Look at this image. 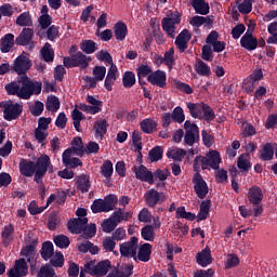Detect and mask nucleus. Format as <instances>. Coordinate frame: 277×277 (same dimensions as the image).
Returning <instances> with one entry per match:
<instances>
[{
    "label": "nucleus",
    "mask_w": 277,
    "mask_h": 277,
    "mask_svg": "<svg viewBox=\"0 0 277 277\" xmlns=\"http://www.w3.org/2000/svg\"><path fill=\"white\" fill-rule=\"evenodd\" d=\"M31 66H34V63L25 54H21L14 60L11 70L16 72L18 77L16 81H12L4 87L9 96H17L24 101H29L34 94L38 96L42 92V83L38 81L34 82L27 76Z\"/></svg>",
    "instance_id": "1"
},
{
    "label": "nucleus",
    "mask_w": 277,
    "mask_h": 277,
    "mask_svg": "<svg viewBox=\"0 0 277 277\" xmlns=\"http://www.w3.org/2000/svg\"><path fill=\"white\" fill-rule=\"evenodd\" d=\"M47 172H53V164L51 163V158L49 156L42 155L35 162V183L38 185L42 184Z\"/></svg>",
    "instance_id": "2"
},
{
    "label": "nucleus",
    "mask_w": 277,
    "mask_h": 277,
    "mask_svg": "<svg viewBox=\"0 0 277 277\" xmlns=\"http://www.w3.org/2000/svg\"><path fill=\"white\" fill-rule=\"evenodd\" d=\"M183 14L179 11L171 12L167 17L162 18L161 27L166 31L168 38H176V25H181Z\"/></svg>",
    "instance_id": "3"
},
{
    "label": "nucleus",
    "mask_w": 277,
    "mask_h": 277,
    "mask_svg": "<svg viewBox=\"0 0 277 277\" xmlns=\"http://www.w3.org/2000/svg\"><path fill=\"white\" fill-rule=\"evenodd\" d=\"M0 107L3 109V118L8 122L12 120H18L21 114H23V105L15 103L12 100L1 102Z\"/></svg>",
    "instance_id": "4"
},
{
    "label": "nucleus",
    "mask_w": 277,
    "mask_h": 277,
    "mask_svg": "<svg viewBox=\"0 0 277 277\" xmlns=\"http://www.w3.org/2000/svg\"><path fill=\"white\" fill-rule=\"evenodd\" d=\"M116 195H108L105 199H95L91 206L93 213H109L116 207Z\"/></svg>",
    "instance_id": "5"
},
{
    "label": "nucleus",
    "mask_w": 277,
    "mask_h": 277,
    "mask_svg": "<svg viewBox=\"0 0 277 277\" xmlns=\"http://www.w3.org/2000/svg\"><path fill=\"white\" fill-rule=\"evenodd\" d=\"M184 144H186V146H194V144L200 142V130L196 123L186 120L184 122Z\"/></svg>",
    "instance_id": "6"
},
{
    "label": "nucleus",
    "mask_w": 277,
    "mask_h": 277,
    "mask_svg": "<svg viewBox=\"0 0 277 277\" xmlns=\"http://www.w3.org/2000/svg\"><path fill=\"white\" fill-rule=\"evenodd\" d=\"M137 237L133 236L130 238V241L121 243L119 248L121 256L137 261Z\"/></svg>",
    "instance_id": "7"
},
{
    "label": "nucleus",
    "mask_w": 277,
    "mask_h": 277,
    "mask_svg": "<svg viewBox=\"0 0 277 277\" xmlns=\"http://www.w3.org/2000/svg\"><path fill=\"white\" fill-rule=\"evenodd\" d=\"M193 185L197 198L205 200V198H207V194H209V185H207V182L202 179L200 172L194 174Z\"/></svg>",
    "instance_id": "8"
},
{
    "label": "nucleus",
    "mask_w": 277,
    "mask_h": 277,
    "mask_svg": "<svg viewBox=\"0 0 277 277\" xmlns=\"http://www.w3.org/2000/svg\"><path fill=\"white\" fill-rule=\"evenodd\" d=\"M34 40V28H23L21 34L15 39V44L17 47H28L29 50L34 49L36 47V43Z\"/></svg>",
    "instance_id": "9"
},
{
    "label": "nucleus",
    "mask_w": 277,
    "mask_h": 277,
    "mask_svg": "<svg viewBox=\"0 0 277 277\" xmlns=\"http://www.w3.org/2000/svg\"><path fill=\"white\" fill-rule=\"evenodd\" d=\"M90 62H92V57H88L82 52H77L70 56L71 68H80L81 70H85V68L90 66Z\"/></svg>",
    "instance_id": "10"
},
{
    "label": "nucleus",
    "mask_w": 277,
    "mask_h": 277,
    "mask_svg": "<svg viewBox=\"0 0 277 277\" xmlns=\"http://www.w3.org/2000/svg\"><path fill=\"white\" fill-rule=\"evenodd\" d=\"M132 170L138 181H142L143 183H148L149 185H153L155 183V176H153V173L144 164H141L138 167L134 166Z\"/></svg>",
    "instance_id": "11"
},
{
    "label": "nucleus",
    "mask_w": 277,
    "mask_h": 277,
    "mask_svg": "<svg viewBox=\"0 0 277 277\" xmlns=\"http://www.w3.org/2000/svg\"><path fill=\"white\" fill-rule=\"evenodd\" d=\"M29 272V267L27 266V261H25L24 258H21L15 261L14 268H11L8 272L9 277H24L27 276V273Z\"/></svg>",
    "instance_id": "12"
},
{
    "label": "nucleus",
    "mask_w": 277,
    "mask_h": 277,
    "mask_svg": "<svg viewBox=\"0 0 277 277\" xmlns=\"http://www.w3.org/2000/svg\"><path fill=\"white\" fill-rule=\"evenodd\" d=\"M19 174L28 179L36 176V162L29 159H22L19 161Z\"/></svg>",
    "instance_id": "13"
},
{
    "label": "nucleus",
    "mask_w": 277,
    "mask_h": 277,
    "mask_svg": "<svg viewBox=\"0 0 277 277\" xmlns=\"http://www.w3.org/2000/svg\"><path fill=\"white\" fill-rule=\"evenodd\" d=\"M189 40H192V34H189L188 29H184L177 35L175 38V47H177L180 53H185V51H187Z\"/></svg>",
    "instance_id": "14"
},
{
    "label": "nucleus",
    "mask_w": 277,
    "mask_h": 277,
    "mask_svg": "<svg viewBox=\"0 0 277 277\" xmlns=\"http://www.w3.org/2000/svg\"><path fill=\"white\" fill-rule=\"evenodd\" d=\"M166 80H167L166 71H162V70H159V69L151 72L147 77V81L149 83H151V85H157L158 88H166V85H168Z\"/></svg>",
    "instance_id": "15"
},
{
    "label": "nucleus",
    "mask_w": 277,
    "mask_h": 277,
    "mask_svg": "<svg viewBox=\"0 0 277 277\" xmlns=\"http://www.w3.org/2000/svg\"><path fill=\"white\" fill-rule=\"evenodd\" d=\"M240 45L247 51H254L259 47V40L252 36V32L247 31L240 39Z\"/></svg>",
    "instance_id": "16"
},
{
    "label": "nucleus",
    "mask_w": 277,
    "mask_h": 277,
    "mask_svg": "<svg viewBox=\"0 0 277 277\" xmlns=\"http://www.w3.org/2000/svg\"><path fill=\"white\" fill-rule=\"evenodd\" d=\"M248 200L251 205H261L263 202V189L256 185L251 186L248 192Z\"/></svg>",
    "instance_id": "17"
},
{
    "label": "nucleus",
    "mask_w": 277,
    "mask_h": 277,
    "mask_svg": "<svg viewBox=\"0 0 277 277\" xmlns=\"http://www.w3.org/2000/svg\"><path fill=\"white\" fill-rule=\"evenodd\" d=\"M162 196L163 193H159L155 188L149 189L145 195L148 207H155L159 202H163L164 198Z\"/></svg>",
    "instance_id": "18"
},
{
    "label": "nucleus",
    "mask_w": 277,
    "mask_h": 277,
    "mask_svg": "<svg viewBox=\"0 0 277 277\" xmlns=\"http://www.w3.org/2000/svg\"><path fill=\"white\" fill-rule=\"evenodd\" d=\"M40 256L43 261H50L55 255V248L50 240L43 241L40 249Z\"/></svg>",
    "instance_id": "19"
},
{
    "label": "nucleus",
    "mask_w": 277,
    "mask_h": 277,
    "mask_svg": "<svg viewBox=\"0 0 277 277\" xmlns=\"http://www.w3.org/2000/svg\"><path fill=\"white\" fill-rule=\"evenodd\" d=\"M206 169L212 168V170H220V163H222V158L217 150L210 151L208 157H205Z\"/></svg>",
    "instance_id": "20"
},
{
    "label": "nucleus",
    "mask_w": 277,
    "mask_h": 277,
    "mask_svg": "<svg viewBox=\"0 0 277 277\" xmlns=\"http://www.w3.org/2000/svg\"><path fill=\"white\" fill-rule=\"evenodd\" d=\"M198 265L201 267H207V265H211L213 263V258L211 256V249L206 247L202 251L197 253L196 256Z\"/></svg>",
    "instance_id": "21"
},
{
    "label": "nucleus",
    "mask_w": 277,
    "mask_h": 277,
    "mask_svg": "<svg viewBox=\"0 0 277 277\" xmlns=\"http://www.w3.org/2000/svg\"><path fill=\"white\" fill-rule=\"evenodd\" d=\"M70 154L77 155V157H83L85 155V147L83 146L81 136H75L72 138Z\"/></svg>",
    "instance_id": "22"
},
{
    "label": "nucleus",
    "mask_w": 277,
    "mask_h": 277,
    "mask_svg": "<svg viewBox=\"0 0 277 277\" xmlns=\"http://www.w3.org/2000/svg\"><path fill=\"white\" fill-rule=\"evenodd\" d=\"M150 254H153V246L145 242L138 248L136 260L142 261L143 263H148V261H150Z\"/></svg>",
    "instance_id": "23"
},
{
    "label": "nucleus",
    "mask_w": 277,
    "mask_h": 277,
    "mask_svg": "<svg viewBox=\"0 0 277 277\" xmlns=\"http://www.w3.org/2000/svg\"><path fill=\"white\" fill-rule=\"evenodd\" d=\"M87 224H88V217L72 219L70 221V233H72L74 235H81Z\"/></svg>",
    "instance_id": "24"
},
{
    "label": "nucleus",
    "mask_w": 277,
    "mask_h": 277,
    "mask_svg": "<svg viewBox=\"0 0 277 277\" xmlns=\"http://www.w3.org/2000/svg\"><path fill=\"white\" fill-rule=\"evenodd\" d=\"M0 42H1L0 43L1 53H10V51H12V48L14 47V35L13 34L4 35Z\"/></svg>",
    "instance_id": "25"
},
{
    "label": "nucleus",
    "mask_w": 277,
    "mask_h": 277,
    "mask_svg": "<svg viewBox=\"0 0 277 277\" xmlns=\"http://www.w3.org/2000/svg\"><path fill=\"white\" fill-rule=\"evenodd\" d=\"M187 156V150L179 147L169 148L167 151L168 159H173V161H183Z\"/></svg>",
    "instance_id": "26"
},
{
    "label": "nucleus",
    "mask_w": 277,
    "mask_h": 277,
    "mask_svg": "<svg viewBox=\"0 0 277 277\" xmlns=\"http://www.w3.org/2000/svg\"><path fill=\"white\" fill-rule=\"evenodd\" d=\"M111 268V262L109 260H103L95 265V273L93 276L103 277L107 276V272Z\"/></svg>",
    "instance_id": "27"
},
{
    "label": "nucleus",
    "mask_w": 277,
    "mask_h": 277,
    "mask_svg": "<svg viewBox=\"0 0 277 277\" xmlns=\"http://www.w3.org/2000/svg\"><path fill=\"white\" fill-rule=\"evenodd\" d=\"M133 276V264H124L120 269H115L107 277H131Z\"/></svg>",
    "instance_id": "28"
},
{
    "label": "nucleus",
    "mask_w": 277,
    "mask_h": 277,
    "mask_svg": "<svg viewBox=\"0 0 277 277\" xmlns=\"http://www.w3.org/2000/svg\"><path fill=\"white\" fill-rule=\"evenodd\" d=\"M114 32H115L116 40H118L119 42H122V40L127 38V34H129L127 24H124V22H118L114 26Z\"/></svg>",
    "instance_id": "29"
},
{
    "label": "nucleus",
    "mask_w": 277,
    "mask_h": 277,
    "mask_svg": "<svg viewBox=\"0 0 277 277\" xmlns=\"http://www.w3.org/2000/svg\"><path fill=\"white\" fill-rule=\"evenodd\" d=\"M196 12V14H201L207 16L209 14L210 6L205 0H193L190 3Z\"/></svg>",
    "instance_id": "30"
},
{
    "label": "nucleus",
    "mask_w": 277,
    "mask_h": 277,
    "mask_svg": "<svg viewBox=\"0 0 277 277\" xmlns=\"http://www.w3.org/2000/svg\"><path fill=\"white\" fill-rule=\"evenodd\" d=\"M16 25L18 27H34V19L29 12H23L16 17Z\"/></svg>",
    "instance_id": "31"
},
{
    "label": "nucleus",
    "mask_w": 277,
    "mask_h": 277,
    "mask_svg": "<svg viewBox=\"0 0 277 277\" xmlns=\"http://www.w3.org/2000/svg\"><path fill=\"white\" fill-rule=\"evenodd\" d=\"M109 128V123L107 122V119L97 120L94 124L95 130V136L105 137V134L107 133V129Z\"/></svg>",
    "instance_id": "32"
},
{
    "label": "nucleus",
    "mask_w": 277,
    "mask_h": 277,
    "mask_svg": "<svg viewBox=\"0 0 277 277\" xmlns=\"http://www.w3.org/2000/svg\"><path fill=\"white\" fill-rule=\"evenodd\" d=\"M71 120H72L74 129L78 133H81L83 131L81 129V120H85L83 113H81L79 109L75 108L71 113Z\"/></svg>",
    "instance_id": "33"
},
{
    "label": "nucleus",
    "mask_w": 277,
    "mask_h": 277,
    "mask_svg": "<svg viewBox=\"0 0 277 277\" xmlns=\"http://www.w3.org/2000/svg\"><path fill=\"white\" fill-rule=\"evenodd\" d=\"M189 24L193 27H202V25H213V16H200L195 15L190 21Z\"/></svg>",
    "instance_id": "34"
},
{
    "label": "nucleus",
    "mask_w": 277,
    "mask_h": 277,
    "mask_svg": "<svg viewBox=\"0 0 277 277\" xmlns=\"http://www.w3.org/2000/svg\"><path fill=\"white\" fill-rule=\"evenodd\" d=\"M41 56L43 62H47L48 64H51L53 60H55V52L53 51V48H51V43L47 42L42 49H41Z\"/></svg>",
    "instance_id": "35"
},
{
    "label": "nucleus",
    "mask_w": 277,
    "mask_h": 277,
    "mask_svg": "<svg viewBox=\"0 0 277 277\" xmlns=\"http://www.w3.org/2000/svg\"><path fill=\"white\" fill-rule=\"evenodd\" d=\"M77 188L82 193V194H88L90 192V177L88 175H80L77 177L76 181Z\"/></svg>",
    "instance_id": "36"
},
{
    "label": "nucleus",
    "mask_w": 277,
    "mask_h": 277,
    "mask_svg": "<svg viewBox=\"0 0 277 277\" xmlns=\"http://www.w3.org/2000/svg\"><path fill=\"white\" fill-rule=\"evenodd\" d=\"M202 105L203 103H188L187 109L193 118H198L202 120Z\"/></svg>",
    "instance_id": "37"
},
{
    "label": "nucleus",
    "mask_w": 277,
    "mask_h": 277,
    "mask_svg": "<svg viewBox=\"0 0 277 277\" xmlns=\"http://www.w3.org/2000/svg\"><path fill=\"white\" fill-rule=\"evenodd\" d=\"M53 243L56 248H60L61 250H64L70 246V238L67 236L61 234L53 236Z\"/></svg>",
    "instance_id": "38"
},
{
    "label": "nucleus",
    "mask_w": 277,
    "mask_h": 277,
    "mask_svg": "<svg viewBox=\"0 0 277 277\" xmlns=\"http://www.w3.org/2000/svg\"><path fill=\"white\" fill-rule=\"evenodd\" d=\"M195 70L200 77H211V67L207 63L199 61L195 64Z\"/></svg>",
    "instance_id": "39"
},
{
    "label": "nucleus",
    "mask_w": 277,
    "mask_h": 277,
    "mask_svg": "<svg viewBox=\"0 0 277 277\" xmlns=\"http://www.w3.org/2000/svg\"><path fill=\"white\" fill-rule=\"evenodd\" d=\"M157 129V121L153 119H144L141 121V130L143 133L150 134Z\"/></svg>",
    "instance_id": "40"
},
{
    "label": "nucleus",
    "mask_w": 277,
    "mask_h": 277,
    "mask_svg": "<svg viewBox=\"0 0 277 277\" xmlns=\"http://www.w3.org/2000/svg\"><path fill=\"white\" fill-rule=\"evenodd\" d=\"M60 98L55 95H51L47 98L45 108L48 111L55 113L60 109Z\"/></svg>",
    "instance_id": "41"
},
{
    "label": "nucleus",
    "mask_w": 277,
    "mask_h": 277,
    "mask_svg": "<svg viewBox=\"0 0 277 277\" xmlns=\"http://www.w3.org/2000/svg\"><path fill=\"white\" fill-rule=\"evenodd\" d=\"M21 255H22V256H26L27 262L30 263L31 267H34V266L36 265V263L34 262V260H31V258H29V256H35V255H36V248H34V246L26 245V246L22 249Z\"/></svg>",
    "instance_id": "42"
},
{
    "label": "nucleus",
    "mask_w": 277,
    "mask_h": 277,
    "mask_svg": "<svg viewBox=\"0 0 277 277\" xmlns=\"http://www.w3.org/2000/svg\"><path fill=\"white\" fill-rule=\"evenodd\" d=\"M135 74L133 71H126L122 76V85L126 89L133 88L135 85Z\"/></svg>",
    "instance_id": "43"
},
{
    "label": "nucleus",
    "mask_w": 277,
    "mask_h": 277,
    "mask_svg": "<svg viewBox=\"0 0 277 277\" xmlns=\"http://www.w3.org/2000/svg\"><path fill=\"white\" fill-rule=\"evenodd\" d=\"M12 235H14V225L12 224L5 225L1 233V237L3 239L2 243L5 247L10 246V237H12Z\"/></svg>",
    "instance_id": "44"
},
{
    "label": "nucleus",
    "mask_w": 277,
    "mask_h": 277,
    "mask_svg": "<svg viewBox=\"0 0 277 277\" xmlns=\"http://www.w3.org/2000/svg\"><path fill=\"white\" fill-rule=\"evenodd\" d=\"M141 235L145 241H155V226L146 225L141 229Z\"/></svg>",
    "instance_id": "45"
},
{
    "label": "nucleus",
    "mask_w": 277,
    "mask_h": 277,
    "mask_svg": "<svg viewBox=\"0 0 277 277\" xmlns=\"http://www.w3.org/2000/svg\"><path fill=\"white\" fill-rule=\"evenodd\" d=\"M101 174L104 179H109L114 174V163L111 160H106L101 167Z\"/></svg>",
    "instance_id": "46"
},
{
    "label": "nucleus",
    "mask_w": 277,
    "mask_h": 277,
    "mask_svg": "<svg viewBox=\"0 0 277 277\" xmlns=\"http://www.w3.org/2000/svg\"><path fill=\"white\" fill-rule=\"evenodd\" d=\"M80 49L82 53H87V55H91V53H94L97 51L98 48H96V42L92 40H84L82 41Z\"/></svg>",
    "instance_id": "47"
},
{
    "label": "nucleus",
    "mask_w": 277,
    "mask_h": 277,
    "mask_svg": "<svg viewBox=\"0 0 277 277\" xmlns=\"http://www.w3.org/2000/svg\"><path fill=\"white\" fill-rule=\"evenodd\" d=\"M237 166L239 170H242L243 172H248L250 170V156L248 154H242L239 156Z\"/></svg>",
    "instance_id": "48"
},
{
    "label": "nucleus",
    "mask_w": 277,
    "mask_h": 277,
    "mask_svg": "<svg viewBox=\"0 0 277 277\" xmlns=\"http://www.w3.org/2000/svg\"><path fill=\"white\" fill-rule=\"evenodd\" d=\"M202 118L207 120V122H211L215 120V111L208 104L203 103L201 108Z\"/></svg>",
    "instance_id": "49"
},
{
    "label": "nucleus",
    "mask_w": 277,
    "mask_h": 277,
    "mask_svg": "<svg viewBox=\"0 0 277 277\" xmlns=\"http://www.w3.org/2000/svg\"><path fill=\"white\" fill-rule=\"evenodd\" d=\"M148 157L151 162L161 161V159H163V147H161V146L154 147L149 151Z\"/></svg>",
    "instance_id": "50"
},
{
    "label": "nucleus",
    "mask_w": 277,
    "mask_h": 277,
    "mask_svg": "<svg viewBox=\"0 0 277 277\" xmlns=\"http://www.w3.org/2000/svg\"><path fill=\"white\" fill-rule=\"evenodd\" d=\"M261 159L263 161H272V159H274V146H272V143H267L264 145L263 151L261 154Z\"/></svg>",
    "instance_id": "51"
},
{
    "label": "nucleus",
    "mask_w": 277,
    "mask_h": 277,
    "mask_svg": "<svg viewBox=\"0 0 277 277\" xmlns=\"http://www.w3.org/2000/svg\"><path fill=\"white\" fill-rule=\"evenodd\" d=\"M171 118L174 120V122L183 124V122H185V114L183 113V108L181 106L175 107L171 114Z\"/></svg>",
    "instance_id": "52"
},
{
    "label": "nucleus",
    "mask_w": 277,
    "mask_h": 277,
    "mask_svg": "<svg viewBox=\"0 0 277 277\" xmlns=\"http://www.w3.org/2000/svg\"><path fill=\"white\" fill-rule=\"evenodd\" d=\"M50 265L53 267H64V254L62 251L55 252V254L50 259Z\"/></svg>",
    "instance_id": "53"
},
{
    "label": "nucleus",
    "mask_w": 277,
    "mask_h": 277,
    "mask_svg": "<svg viewBox=\"0 0 277 277\" xmlns=\"http://www.w3.org/2000/svg\"><path fill=\"white\" fill-rule=\"evenodd\" d=\"M84 239H92V237H96V224L90 223L87 224L82 229Z\"/></svg>",
    "instance_id": "54"
},
{
    "label": "nucleus",
    "mask_w": 277,
    "mask_h": 277,
    "mask_svg": "<svg viewBox=\"0 0 277 277\" xmlns=\"http://www.w3.org/2000/svg\"><path fill=\"white\" fill-rule=\"evenodd\" d=\"M117 226L118 224L111 217L106 219L102 222L103 233H113V230H116Z\"/></svg>",
    "instance_id": "55"
},
{
    "label": "nucleus",
    "mask_w": 277,
    "mask_h": 277,
    "mask_svg": "<svg viewBox=\"0 0 277 277\" xmlns=\"http://www.w3.org/2000/svg\"><path fill=\"white\" fill-rule=\"evenodd\" d=\"M105 75H107V68L105 66H95L93 68V78L97 81H103V79H105Z\"/></svg>",
    "instance_id": "56"
},
{
    "label": "nucleus",
    "mask_w": 277,
    "mask_h": 277,
    "mask_svg": "<svg viewBox=\"0 0 277 277\" xmlns=\"http://www.w3.org/2000/svg\"><path fill=\"white\" fill-rule=\"evenodd\" d=\"M96 269V260H91L84 264L83 267L80 268V272L84 274H90V276H94Z\"/></svg>",
    "instance_id": "57"
},
{
    "label": "nucleus",
    "mask_w": 277,
    "mask_h": 277,
    "mask_svg": "<svg viewBox=\"0 0 277 277\" xmlns=\"http://www.w3.org/2000/svg\"><path fill=\"white\" fill-rule=\"evenodd\" d=\"M137 77L138 79H146V77L153 75V68L148 65H141L137 69Z\"/></svg>",
    "instance_id": "58"
},
{
    "label": "nucleus",
    "mask_w": 277,
    "mask_h": 277,
    "mask_svg": "<svg viewBox=\"0 0 277 277\" xmlns=\"http://www.w3.org/2000/svg\"><path fill=\"white\" fill-rule=\"evenodd\" d=\"M163 62L168 68H172V66H174V48H170L164 52Z\"/></svg>",
    "instance_id": "59"
},
{
    "label": "nucleus",
    "mask_w": 277,
    "mask_h": 277,
    "mask_svg": "<svg viewBox=\"0 0 277 277\" xmlns=\"http://www.w3.org/2000/svg\"><path fill=\"white\" fill-rule=\"evenodd\" d=\"M201 57L205 62H213V50L211 49V45L206 44L202 47Z\"/></svg>",
    "instance_id": "60"
},
{
    "label": "nucleus",
    "mask_w": 277,
    "mask_h": 277,
    "mask_svg": "<svg viewBox=\"0 0 277 277\" xmlns=\"http://www.w3.org/2000/svg\"><path fill=\"white\" fill-rule=\"evenodd\" d=\"M154 181H156V179H159L161 181V183H163V181L168 180V176H170V171L168 169H157L154 173Z\"/></svg>",
    "instance_id": "61"
},
{
    "label": "nucleus",
    "mask_w": 277,
    "mask_h": 277,
    "mask_svg": "<svg viewBox=\"0 0 277 277\" xmlns=\"http://www.w3.org/2000/svg\"><path fill=\"white\" fill-rule=\"evenodd\" d=\"M42 111H44V103L40 101H36L35 105L30 108V113L32 116H42Z\"/></svg>",
    "instance_id": "62"
},
{
    "label": "nucleus",
    "mask_w": 277,
    "mask_h": 277,
    "mask_svg": "<svg viewBox=\"0 0 277 277\" xmlns=\"http://www.w3.org/2000/svg\"><path fill=\"white\" fill-rule=\"evenodd\" d=\"M51 23H53V17L49 14H43L39 17V24L41 29H47L48 27H51Z\"/></svg>",
    "instance_id": "63"
},
{
    "label": "nucleus",
    "mask_w": 277,
    "mask_h": 277,
    "mask_svg": "<svg viewBox=\"0 0 277 277\" xmlns=\"http://www.w3.org/2000/svg\"><path fill=\"white\" fill-rule=\"evenodd\" d=\"M55 276V269L49 266H43L40 268L37 277H54Z\"/></svg>",
    "instance_id": "64"
}]
</instances>
